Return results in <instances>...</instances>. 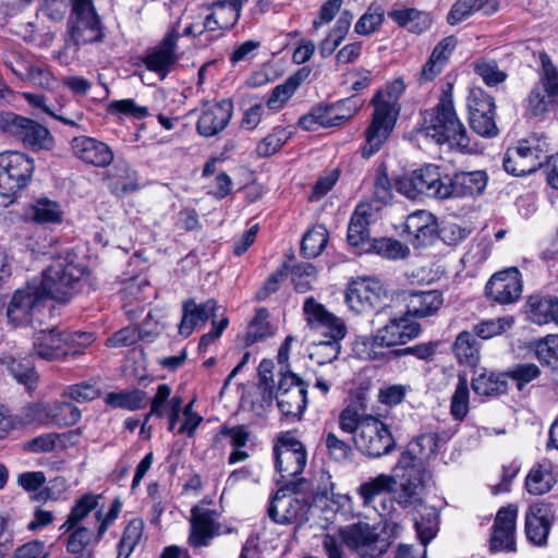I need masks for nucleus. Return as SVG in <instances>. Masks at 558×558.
<instances>
[{"label": "nucleus", "instance_id": "obj_1", "mask_svg": "<svg viewBox=\"0 0 558 558\" xmlns=\"http://www.w3.org/2000/svg\"><path fill=\"white\" fill-rule=\"evenodd\" d=\"M338 423L342 432L354 435L356 449L369 458H380L396 448V440L388 425L365 413L356 404L345 407L339 414Z\"/></svg>", "mask_w": 558, "mask_h": 558}, {"label": "nucleus", "instance_id": "obj_2", "mask_svg": "<svg viewBox=\"0 0 558 558\" xmlns=\"http://www.w3.org/2000/svg\"><path fill=\"white\" fill-rule=\"evenodd\" d=\"M420 132L439 145L471 151L468 131L458 118L449 94H444L434 108L424 112Z\"/></svg>", "mask_w": 558, "mask_h": 558}, {"label": "nucleus", "instance_id": "obj_3", "mask_svg": "<svg viewBox=\"0 0 558 558\" xmlns=\"http://www.w3.org/2000/svg\"><path fill=\"white\" fill-rule=\"evenodd\" d=\"M387 313L388 322L378 328L374 335L364 337L362 344L369 360H380L385 356L386 350L403 345L418 337L421 326L414 322L405 312L396 313L391 306L383 307Z\"/></svg>", "mask_w": 558, "mask_h": 558}, {"label": "nucleus", "instance_id": "obj_4", "mask_svg": "<svg viewBox=\"0 0 558 558\" xmlns=\"http://www.w3.org/2000/svg\"><path fill=\"white\" fill-rule=\"evenodd\" d=\"M86 275V267L77 262V256L70 252L60 254L36 277L46 299L60 303L68 302L75 293L81 279Z\"/></svg>", "mask_w": 558, "mask_h": 558}, {"label": "nucleus", "instance_id": "obj_5", "mask_svg": "<svg viewBox=\"0 0 558 558\" xmlns=\"http://www.w3.org/2000/svg\"><path fill=\"white\" fill-rule=\"evenodd\" d=\"M101 495L92 493L84 494L80 497L72 507L65 522L60 526V531L69 533L66 539V551L72 555V558H93L94 553L88 546L94 542V530L84 525V520L88 514L98 510V504Z\"/></svg>", "mask_w": 558, "mask_h": 558}, {"label": "nucleus", "instance_id": "obj_6", "mask_svg": "<svg viewBox=\"0 0 558 558\" xmlns=\"http://www.w3.org/2000/svg\"><path fill=\"white\" fill-rule=\"evenodd\" d=\"M374 112L364 131L365 144L361 149L363 158H371L378 153L392 133L399 117L398 97L389 90L378 92L372 99Z\"/></svg>", "mask_w": 558, "mask_h": 558}, {"label": "nucleus", "instance_id": "obj_7", "mask_svg": "<svg viewBox=\"0 0 558 558\" xmlns=\"http://www.w3.org/2000/svg\"><path fill=\"white\" fill-rule=\"evenodd\" d=\"M392 477L397 478L398 489H393L395 500L402 508L421 507L423 504L424 482L415 457L410 451L401 453L398 463L392 469Z\"/></svg>", "mask_w": 558, "mask_h": 558}, {"label": "nucleus", "instance_id": "obj_8", "mask_svg": "<svg viewBox=\"0 0 558 558\" xmlns=\"http://www.w3.org/2000/svg\"><path fill=\"white\" fill-rule=\"evenodd\" d=\"M546 140L531 136L518 142L514 147H509L504 156V169L512 175H526L539 169L548 154Z\"/></svg>", "mask_w": 558, "mask_h": 558}, {"label": "nucleus", "instance_id": "obj_9", "mask_svg": "<svg viewBox=\"0 0 558 558\" xmlns=\"http://www.w3.org/2000/svg\"><path fill=\"white\" fill-rule=\"evenodd\" d=\"M305 478H298L283 484L272 497L268 507V517L278 524H291L305 517L307 504L296 495L307 489Z\"/></svg>", "mask_w": 558, "mask_h": 558}, {"label": "nucleus", "instance_id": "obj_10", "mask_svg": "<svg viewBox=\"0 0 558 558\" xmlns=\"http://www.w3.org/2000/svg\"><path fill=\"white\" fill-rule=\"evenodd\" d=\"M72 11L68 31L76 46L102 39V27L93 0H71Z\"/></svg>", "mask_w": 558, "mask_h": 558}, {"label": "nucleus", "instance_id": "obj_11", "mask_svg": "<svg viewBox=\"0 0 558 558\" xmlns=\"http://www.w3.org/2000/svg\"><path fill=\"white\" fill-rule=\"evenodd\" d=\"M47 299L37 279L27 281L16 289L7 306V317L14 326L32 324L35 315L44 307Z\"/></svg>", "mask_w": 558, "mask_h": 558}, {"label": "nucleus", "instance_id": "obj_12", "mask_svg": "<svg viewBox=\"0 0 558 558\" xmlns=\"http://www.w3.org/2000/svg\"><path fill=\"white\" fill-rule=\"evenodd\" d=\"M34 161L20 151L0 154V190L11 196L23 190L31 181Z\"/></svg>", "mask_w": 558, "mask_h": 558}, {"label": "nucleus", "instance_id": "obj_13", "mask_svg": "<svg viewBox=\"0 0 558 558\" xmlns=\"http://www.w3.org/2000/svg\"><path fill=\"white\" fill-rule=\"evenodd\" d=\"M341 543L354 550L361 558H379L390 543L375 533L367 523L359 522L339 530Z\"/></svg>", "mask_w": 558, "mask_h": 558}, {"label": "nucleus", "instance_id": "obj_14", "mask_svg": "<svg viewBox=\"0 0 558 558\" xmlns=\"http://www.w3.org/2000/svg\"><path fill=\"white\" fill-rule=\"evenodd\" d=\"M274 451L276 470L280 474V480H277V482L286 484L290 481H296L307 462L304 445L291 435L286 434L278 439Z\"/></svg>", "mask_w": 558, "mask_h": 558}, {"label": "nucleus", "instance_id": "obj_15", "mask_svg": "<svg viewBox=\"0 0 558 558\" xmlns=\"http://www.w3.org/2000/svg\"><path fill=\"white\" fill-rule=\"evenodd\" d=\"M387 298L381 282L374 278L352 280L345 290L344 302L354 314H364L380 306Z\"/></svg>", "mask_w": 558, "mask_h": 558}, {"label": "nucleus", "instance_id": "obj_16", "mask_svg": "<svg viewBox=\"0 0 558 558\" xmlns=\"http://www.w3.org/2000/svg\"><path fill=\"white\" fill-rule=\"evenodd\" d=\"M307 387L295 374L288 372L281 374L276 400L282 415L299 421L307 405Z\"/></svg>", "mask_w": 558, "mask_h": 558}, {"label": "nucleus", "instance_id": "obj_17", "mask_svg": "<svg viewBox=\"0 0 558 558\" xmlns=\"http://www.w3.org/2000/svg\"><path fill=\"white\" fill-rule=\"evenodd\" d=\"M181 34L179 33L178 23L174 24L161 41L147 49L142 57V62L150 72L156 73L160 80H165L172 71L174 64L179 60L178 54V40Z\"/></svg>", "mask_w": 558, "mask_h": 558}, {"label": "nucleus", "instance_id": "obj_18", "mask_svg": "<svg viewBox=\"0 0 558 558\" xmlns=\"http://www.w3.org/2000/svg\"><path fill=\"white\" fill-rule=\"evenodd\" d=\"M303 312L310 328L320 332L327 340L344 339L347 336L343 319L329 312L313 296L305 299Z\"/></svg>", "mask_w": 558, "mask_h": 558}, {"label": "nucleus", "instance_id": "obj_19", "mask_svg": "<svg viewBox=\"0 0 558 558\" xmlns=\"http://www.w3.org/2000/svg\"><path fill=\"white\" fill-rule=\"evenodd\" d=\"M233 113L230 99L207 101L202 106L196 130L204 137H211L222 132L229 124Z\"/></svg>", "mask_w": 558, "mask_h": 558}, {"label": "nucleus", "instance_id": "obj_20", "mask_svg": "<svg viewBox=\"0 0 558 558\" xmlns=\"http://www.w3.org/2000/svg\"><path fill=\"white\" fill-rule=\"evenodd\" d=\"M8 134L22 141L26 147L33 150H49L54 144L53 137L47 128L15 113Z\"/></svg>", "mask_w": 558, "mask_h": 558}, {"label": "nucleus", "instance_id": "obj_21", "mask_svg": "<svg viewBox=\"0 0 558 558\" xmlns=\"http://www.w3.org/2000/svg\"><path fill=\"white\" fill-rule=\"evenodd\" d=\"M218 512L203 505L194 506L191 510V533L189 542L193 547L208 546L210 541L220 534Z\"/></svg>", "mask_w": 558, "mask_h": 558}, {"label": "nucleus", "instance_id": "obj_22", "mask_svg": "<svg viewBox=\"0 0 558 558\" xmlns=\"http://www.w3.org/2000/svg\"><path fill=\"white\" fill-rule=\"evenodd\" d=\"M518 509L514 506L500 508L496 514L489 539L492 551L515 550V520Z\"/></svg>", "mask_w": 558, "mask_h": 558}, {"label": "nucleus", "instance_id": "obj_23", "mask_svg": "<svg viewBox=\"0 0 558 558\" xmlns=\"http://www.w3.org/2000/svg\"><path fill=\"white\" fill-rule=\"evenodd\" d=\"M71 341L70 337H65V331L57 328L40 330L34 336L33 351L35 355L43 360H59L69 354L77 353V351L71 352Z\"/></svg>", "mask_w": 558, "mask_h": 558}, {"label": "nucleus", "instance_id": "obj_24", "mask_svg": "<svg viewBox=\"0 0 558 558\" xmlns=\"http://www.w3.org/2000/svg\"><path fill=\"white\" fill-rule=\"evenodd\" d=\"M486 295L500 304L517 301L522 292L521 275L517 268L495 274L486 284Z\"/></svg>", "mask_w": 558, "mask_h": 558}, {"label": "nucleus", "instance_id": "obj_25", "mask_svg": "<svg viewBox=\"0 0 558 558\" xmlns=\"http://www.w3.org/2000/svg\"><path fill=\"white\" fill-rule=\"evenodd\" d=\"M73 155L86 165L107 167L113 160L112 149L104 142L90 136H74L70 142Z\"/></svg>", "mask_w": 558, "mask_h": 558}, {"label": "nucleus", "instance_id": "obj_26", "mask_svg": "<svg viewBox=\"0 0 558 558\" xmlns=\"http://www.w3.org/2000/svg\"><path fill=\"white\" fill-rule=\"evenodd\" d=\"M404 232L415 247L432 245L438 238V227L434 215L417 210L407 217Z\"/></svg>", "mask_w": 558, "mask_h": 558}, {"label": "nucleus", "instance_id": "obj_27", "mask_svg": "<svg viewBox=\"0 0 558 558\" xmlns=\"http://www.w3.org/2000/svg\"><path fill=\"white\" fill-rule=\"evenodd\" d=\"M219 307L213 299L197 304L194 299H189L182 305V318L179 324V335L187 338L194 329L203 326L209 318H218Z\"/></svg>", "mask_w": 558, "mask_h": 558}, {"label": "nucleus", "instance_id": "obj_28", "mask_svg": "<svg viewBox=\"0 0 558 558\" xmlns=\"http://www.w3.org/2000/svg\"><path fill=\"white\" fill-rule=\"evenodd\" d=\"M487 174L485 171L457 172L452 177L447 175L446 199L474 197L483 193L487 184Z\"/></svg>", "mask_w": 558, "mask_h": 558}, {"label": "nucleus", "instance_id": "obj_29", "mask_svg": "<svg viewBox=\"0 0 558 558\" xmlns=\"http://www.w3.org/2000/svg\"><path fill=\"white\" fill-rule=\"evenodd\" d=\"M554 519L550 507L546 504H534L525 517V533L527 539L538 546L546 543Z\"/></svg>", "mask_w": 558, "mask_h": 558}, {"label": "nucleus", "instance_id": "obj_30", "mask_svg": "<svg viewBox=\"0 0 558 558\" xmlns=\"http://www.w3.org/2000/svg\"><path fill=\"white\" fill-rule=\"evenodd\" d=\"M372 207L369 204H359L350 219L348 227V243L364 252H371L373 241L369 238V219L372 217Z\"/></svg>", "mask_w": 558, "mask_h": 558}, {"label": "nucleus", "instance_id": "obj_31", "mask_svg": "<svg viewBox=\"0 0 558 558\" xmlns=\"http://www.w3.org/2000/svg\"><path fill=\"white\" fill-rule=\"evenodd\" d=\"M402 300L405 302L404 311L412 317H426L435 314L442 305V294L437 290L404 291Z\"/></svg>", "mask_w": 558, "mask_h": 558}, {"label": "nucleus", "instance_id": "obj_32", "mask_svg": "<svg viewBox=\"0 0 558 558\" xmlns=\"http://www.w3.org/2000/svg\"><path fill=\"white\" fill-rule=\"evenodd\" d=\"M362 102L356 97L342 100L338 106L314 108V118L322 128H331L351 119L360 109Z\"/></svg>", "mask_w": 558, "mask_h": 558}, {"label": "nucleus", "instance_id": "obj_33", "mask_svg": "<svg viewBox=\"0 0 558 558\" xmlns=\"http://www.w3.org/2000/svg\"><path fill=\"white\" fill-rule=\"evenodd\" d=\"M417 179L421 195L434 197L436 199H446L447 175L441 177L439 168L435 165H426L414 170Z\"/></svg>", "mask_w": 558, "mask_h": 558}, {"label": "nucleus", "instance_id": "obj_34", "mask_svg": "<svg viewBox=\"0 0 558 558\" xmlns=\"http://www.w3.org/2000/svg\"><path fill=\"white\" fill-rule=\"evenodd\" d=\"M498 9L497 0H457L447 15V22L450 25H457L475 12L483 11L484 14L492 15Z\"/></svg>", "mask_w": 558, "mask_h": 558}, {"label": "nucleus", "instance_id": "obj_35", "mask_svg": "<svg viewBox=\"0 0 558 558\" xmlns=\"http://www.w3.org/2000/svg\"><path fill=\"white\" fill-rule=\"evenodd\" d=\"M107 180L110 191L119 197L138 190L137 173L126 162H117Z\"/></svg>", "mask_w": 558, "mask_h": 558}, {"label": "nucleus", "instance_id": "obj_36", "mask_svg": "<svg viewBox=\"0 0 558 558\" xmlns=\"http://www.w3.org/2000/svg\"><path fill=\"white\" fill-rule=\"evenodd\" d=\"M307 76L308 71L306 69H302L288 76L282 84L277 85L271 90L266 101L268 109L272 111L280 110L290 100Z\"/></svg>", "mask_w": 558, "mask_h": 558}, {"label": "nucleus", "instance_id": "obj_37", "mask_svg": "<svg viewBox=\"0 0 558 558\" xmlns=\"http://www.w3.org/2000/svg\"><path fill=\"white\" fill-rule=\"evenodd\" d=\"M558 313V298L530 296L526 304V314L531 322L545 325L556 320Z\"/></svg>", "mask_w": 558, "mask_h": 558}, {"label": "nucleus", "instance_id": "obj_38", "mask_svg": "<svg viewBox=\"0 0 558 558\" xmlns=\"http://www.w3.org/2000/svg\"><path fill=\"white\" fill-rule=\"evenodd\" d=\"M417 538L425 547L438 532V513L435 508L421 505L413 513Z\"/></svg>", "mask_w": 558, "mask_h": 558}, {"label": "nucleus", "instance_id": "obj_39", "mask_svg": "<svg viewBox=\"0 0 558 558\" xmlns=\"http://www.w3.org/2000/svg\"><path fill=\"white\" fill-rule=\"evenodd\" d=\"M388 16L399 26L405 27L415 34L427 31L433 22L429 13L413 8L390 11Z\"/></svg>", "mask_w": 558, "mask_h": 558}, {"label": "nucleus", "instance_id": "obj_40", "mask_svg": "<svg viewBox=\"0 0 558 558\" xmlns=\"http://www.w3.org/2000/svg\"><path fill=\"white\" fill-rule=\"evenodd\" d=\"M12 354H5L0 357V365L11 374L17 383L23 384L28 390H32L37 384V373L35 372L31 361L23 359L20 361Z\"/></svg>", "mask_w": 558, "mask_h": 558}, {"label": "nucleus", "instance_id": "obj_41", "mask_svg": "<svg viewBox=\"0 0 558 558\" xmlns=\"http://www.w3.org/2000/svg\"><path fill=\"white\" fill-rule=\"evenodd\" d=\"M397 487V478L392 474H379L368 478L357 488V494L363 500L364 507H372L375 498L385 493H392Z\"/></svg>", "mask_w": 558, "mask_h": 558}, {"label": "nucleus", "instance_id": "obj_42", "mask_svg": "<svg viewBox=\"0 0 558 558\" xmlns=\"http://www.w3.org/2000/svg\"><path fill=\"white\" fill-rule=\"evenodd\" d=\"M148 324L149 320L144 319L140 328L133 326L124 327L109 337L106 343L110 348H122L132 345L138 340L151 341L157 336V330H148Z\"/></svg>", "mask_w": 558, "mask_h": 558}, {"label": "nucleus", "instance_id": "obj_43", "mask_svg": "<svg viewBox=\"0 0 558 558\" xmlns=\"http://www.w3.org/2000/svg\"><path fill=\"white\" fill-rule=\"evenodd\" d=\"M505 373L501 375L483 369L476 372L472 378V388L478 396L495 397L507 391V381Z\"/></svg>", "mask_w": 558, "mask_h": 558}, {"label": "nucleus", "instance_id": "obj_44", "mask_svg": "<svg viewBox=\"0 0 558 558\" xmlns=\"http://www.w3.org/2000/svg\"><path fill=\"white\" fill-rule=\"evenodd\" d=\"M247 0H221L213 2L208 5L215 17L218 20L223 29H231L240 19L243 4Z\"/></svg>", "mask_w": 558, "mask_h": 558}, {"label": "nucleus", "instance_id": "obj_45", "mask_svg": "<svg viewBox=\"0 0 558 558\" xmlns=\"http://www.w3.org/2000/svg\"><path fill=\"white\" fill-rule=\"evenodd\" d=\"M557 482L551 466L538 464L531 469L525 480V487L532 495H543L551 489Z\"/></svg>", "mask_w": 558, "mask_h": 558}, {"label": "nucleus", "instance_id": "obj_46", "mask_svg": "<svg viewBox=\"0 0 558 558\" xmlns=\"http://www.w3.org/2000/svg\"><path fill=\"white\" fill-rule=\"evenodd\" d=\"M452 349L461 364L475 366L480 361L478 343L469 331H462L458 335Z\"/></svg>", "mask_w": 558, "mask_h": 558}, {"label": "nucleus", "instance_id": "obj_47", "mask_svg": "<svg viewBox=\"0 0 558 558\" xmlns=\"http://www.w3.org/2000/svg\"><path fill=\"white\" fill-rule=\"evenodd\" d=\"M29 216L39 223H61L63 210L58 202L39 198L31 206Z\"/></svg>", "mask_w": 558, "mask_h": 558}, {"label": "nucleus", "instance_id": "obj_48", "mask_svg": "<svg viewBox=\"0 0 558 558\" xmlns=\"http://www.w3.org/2000/svg\"><path fill=\"white\" fill-rule=\"evenodd\" d=\"M328 231L323 225L314 226L303 236L301 252L307 258L317 257L326 247Z\"/></svg>", "mask_w": 558, "mask_h": 558}, {"label": "nucleus", "instance_id": "obj_49", "mask_svg": "<svg viewBox=\"0 0 558 558\" xmlns=\"http://www.w3.org/2000/svg\"><path fill=\"white\" fill-rule=\"evenodd\" d=\"M469 384L465 375H459L450 400V414L456 421H463L469 413Z\"/></svg>", "mask_w": 558, "mask_h": 558}, {"label": "nucleus", "instance_id": "obj_50", "mask_svg": "<svg viewBox=\"0 0 558 558\" xmlns=\"http://www.w3.org/2000/svg\"><path fill=\"white\" fill-rule=\"evenodd\" d=\"M342 339L323 340L312 344L310 357L319 365H325L338 359Z\"/></svg>", "mask_w": 558, "mask_h": 558}, {"label": "nucleus", "instance_id": "obj_51", "mask_svg": "<svg viewBox=\"0 0 558 558\" xmlns=\"http://www.w3.org/2000/svg\"><path fill=\"white\" fill-rule=\"evenodd\" d=\"M1 60L4 65L10 69L11 72L19 78L23 77L24 73L32 63V61L27 58V54L16 46L5 47L1 53Z\"/></svg>", "mask_w": 558, "mask_h": 558}, {"label": "nucleus", "instance_id": "obj_52", "mask_svg": "<svg viewBox=\"0 0 558 558\" xmlns=\"http://www.w3.org/2000/svg\"><path fill=\"white\" fill-rule=\"evenodd\" d=\"M81 410L69 402H56L50 407V417L60 427L75 425L81 420Z\"/></svg>", "mask_w": 558, "mask_h": 558}, {"label": "nucleus", "instance_id": "obj_53", "mask_svg": "<svg viewBox=\"0 0 558 558\" xmlns=\"http://www.w3.org/2000/svg\"><path fill=\"white\" fill-rule=\"evenodd\" d=\"M291 132L284 128H276L265 136L256 146L259 157H269L276 154L289 140Z\"/></svg>", "mask_w": 558, "mask_h": 558}, {"label": "nucleus", "instance_id": "obj_54", "mask_svg": "<svg viewBox=\"0 0 558 558\" xmlns=\"http://www.w3.org/2000/svg\"><path fill=\"white\" fill-rule=\"evenodd\" d=\"M541 71L539 84L541 87L549 95L558 96V69L553 63L550 57L543 52L539 56Z\"/></svg>", "mask_w": 558, "mask_h": 558}, {"label": "nucleus", "instance_id": "obj_55", "mask_svg": "<svg viewBox=\"0 0 558 558\" xmlns=\"http://www.w3.org/2000/svg\"><path fill=\"white\" fill-rule=\"evenodd\" d=\"M371 251L389 259L404 258L410 253L408 246L403 245L401 242L395 239L389 238L373 240V243L371 244Z\"/></svg>", "mask_w": 558, "mask_h": 558}, {"label": "nucleus", "instance_id": "obj_56", "mask_svg": "<svg viewBox=\"0 0 558 558\" xmlns=\"http://www.w3.org/2000/svg\"><path fill=\"white\" fill-rule=\"evenodd\" d=\"M268 312L260 308L256 312L254 319L250 323L245 337V344L252 345L253 343L271 335L270 326L267 320Z\"/></svg>", "mask_w": 558, "mask_h": 558}, {"label": "nucleus", "instance_id": "obj_57", "mask_svg": "<svg viewBox=\"0 0 558 558\" xmlns=\"http://www.w3.org/2000/svg\"><path fill=\"white\" fill-rule=\"evenodd\" d=\"M291 276L294 289L305 293L312 290L316 281V268L310 263H301L292 268Z\"/></svg>", "mask_w": 558, "mask_h": 558}, {"label": "nucleus", "instance_id": "obj_58", "mask_svg": "<svg viewBox=\"0 0 558 558\" xmlns=\"http://www.w3.org/2000/svg\"><path fill=\"white\" fill-rule=\"evenodd\" d=\"M541 375L539 367L534 363H519L510 367L505 376L515 381L519 390Z\"/></svg>", "mask_w": 558, "mask_h": 558}, {"label": "nucleus", "instance_id": "obj_59", "mask_svg": "<svg viewBox=\"0 0 558 558\" xmlns=\"http://www.w3.org/2000/svg\"><path fill=\"white\" fill-rule=\"evenodd\" d=\"M374 196L383 204H387L392 198L395 182L392 183L388 175V169L385 163H380L376 169L374 179Z\"/></svg>", "mask_w": 558, "mask_h": 558}, {"label": "nucleus", "instance_id": "obj_60", "mask_svg": "<svg viewBox=\"0 0 558 558\" xmlns=\"http://www.w3.org/2000/svg\"><path fill=\"white\" fill-rule=\"evenodd\" d=\"M21 80L41 88H52L56 84V77L49 66L43 63L32 62Z\"/></svg>", "mask_w": 558, "mask_h": 558}, {"label": "nucleus", "instance_id": "obj_61", "mask_svg": "<svg viewBox=\"0 0 558 558\" xmlns=\"http://www.w3.org/2000/svg\"><path fill=\"white\" fill-rule=\"evenodd\" d=\"M473 68L475 73L488 86H496L507 78L506 72L499 69L496 61L480 60L473 63Z\"/></svg>", "mask_w": 558, "mask_h": 558}, {"label": "nucleus", "instance_id": "obj_62", "mask_svg": "<svg viewBox=\"0 0 558 558\" xmlns=\"http://www.w3.org/2000/svg\"><path fill=\"white\" fill-rule=\"evenodd\" d=\"M468 108L470 116H474V113L496 111L494 98L481 87H474L470 90L468 96Z\"/></svg>", "mask_w": 558, "mask_h": 558}, {"label": "nucleus", "instance_id": "obj_63", "mask_svg": "<svg viewBox=\"0 0 558 558\" xmlns=\"http://www.w3.org/2000/svg\"><path fill=\"white\" fill-rule=\"evenodd\" d=\"M496 111L474 113L470 116V125L472 130L481 136L494 137L499 133L495 121Z\"/></svg>", "mask_w": 558, "mask_h": 558}, {"label": "nucleus", "instance_id": "obj_64", "mask_svg": "<svg viewBox=\"0 0 558 558\" xmlns=\"http://www.w3.org/2000/svg\"><path fill=\"white\" fill-rule=\"evenodd\" d=\"M535 353L544 364H556L558 362V336H548L539 340L536 343Z\"/></svg>", "mask_w": 558, "mask_h": 558}]
</instances>
